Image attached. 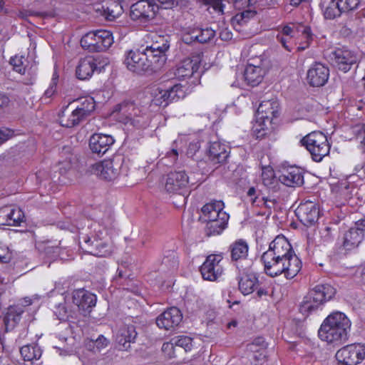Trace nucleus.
<instances>
[{
	"label": "nucleus",
	"mask_w": 365,
	"mask_h": 365,
	"mask_svg": "<svg viewBox=\"0 0 365 365\" xmlns=\"http://www.w3.org/2000/svg\"><path fill=\"white\" fill-rule=\"evenodd\" d=\"M159 10L153 0H140L130 6V16L134 21L147 23L153 20Z\"/></svg>",
	"instance_id": "obj_10"
},
{
	"label": "nucleus",
	"mask_w": 365,
	"mask_h": 365,
	"mask_svg": "<svg viewBox=\"0 0 365 365\" xmlns=\"http://www.w3.org/2000/svg\"><path fill=\"white\" fill-rule=\"evenodd\" d=\"M91 172L106 180H113L118 176V169L114 167L112 160H103L94 163L91 167Z\"/></svg>",
	"instance_id": "obj_23"
},
{
	"label": "nucleus",
	"mask_w": 365,
	"mask_h": 365,
	"mask_svg": "<svg viewBox=\"0 0 365 365\" xmlns=\"http://www.w3.org/2000/svg\"><path fill=\"white\" fill-rule=\"evenodd\" d=\"M113 42V34L106 29L89 31L81 39V45L83 48L97 52L108 49Z\"/></svg>",
	"instance_id": "obj_9"
},
{
	"label": "nucleus",
	"mask_w": 365,
	"mask_h": 365,
	"mask_svg": "<svg viewBox=\"0 0 365 365\" xmlns=\"http://www.w3.org/2000/svg\"><path fill=\"white\" fill-rule=\"evenodd\" d=\"M20 353L24 361L33 362L41 357L43 351L37 344H31L23 346Z\"/></svg>",
	"instance_id": "obj_38"
},
{
	"label": "nucleus",
	"mask_w": 365,
	"mask_h": 365,
	"mask_svg": "<svg viewBox=\"0 0 365 365\" xmlns=\"http://www.w3.org/2000/svg\"><path fill=\"white\" fill-rule=\"evenodd\" d=\"M249 247L246 241L239 240L230 245L231 257L233 260L245 259L248 255Z\"/></svg>",
	"instance_id": "obj_39"
},
{
	"label": "nucleus",
	"mask_w": 365,
	"mask_h": 365,
	"mask_svg": "<svg viewBox=\"0 0 365 365\" xmlns=\"http://www.w3.org/2000/svg\"><path fill=\"white\" fill-rule=\"evenodd\" d=\"M173 342L176 346L182 347L185 351H190L192 348V339L187 336H178L173 338Z\"/></svg>",
	"instance_id": "obj_46"
},
{
	"label": "nucleus",
	"mask_w": 365,
	"mask_h": 365,
	"mask_svg": "<svg viewBox=\"0 0 365 365\" xmlns=\"http://www.w3.org/2000/svg\"><path fill=\"white\" fill-rule=\"evenodd\" d=\"M189 178L184 171H175L168 174L165 188L169 193L185 195L189 192Z\"/></svg>",
	"instance_id": "obj_14"
},
{
	"label": "nucleus",
	"mask_w": 365,
	"mask_h": 365,
	"mask_svg": "<svg viewBox=\"0 0 365 365\" xmlns=\"http://www.w3.org/2000/svg\"><path fill=\"white\" fill-rule=\"evenodd\" d=\"M24 310L21 307L11 306L8 308L4 317L5 331L13 330L19 323Z\"/></svg>",
	"instance_id": "obj_31"
},
{
	"label": "nucleus",
	"mask_w": 365,
	"mask_h": 365,
	"mask_svg": "<svg viewBox=\"0 0 365 365\" xmlns=\"http://www.w3.org/2000/svg\"><path fill=\"white\" fill-rule=\"evenodd\" d=\"M328 58L334 66L344 72L349 71L351 66L358 61L356 53L346 47L337 48L331 51Z\"/></svg>",
	"instance_id": "obj_12"
},
{
	"label": "nucleus",
	"mask_w": 365,
	"mask_h": 365,
	"mask_svg": "<svg viewBox=\"0 0 365 365\" xmlns=\"http://www.w3.org/2000/svg\"><path fill=\"white\" fill-rule=\"evenodd\" d=\"M12 135L13 132L9 129H0V143L6 141Z\"/></svg>",
	"instance_id": "obj_63"
},
{
	"label": "nucleus",
	"mask_w": 365,
	"mask_h": 365,
	"mask_svg": "<svg viewBox=\"0 0 365 365\" xmlns=\"http://www.w3.org/2000/svg\"><path fill=\"white\" fill-rule=\"evenodd\" d=\"M261 260L265 273L274 277L282 274L287 279L294 278L302 269V262L291 244L284 236H277L264 252Z\"/></svg>",
	"instance_id": "obj_1"
},
{
	"label": "nucleus",
	"mask_w": 365,
	"mask_h": 365,
	"mask_svg": "<svg viewBox=\"0 0 365 365\" xmlns=\"http://www.w3.org/2000/svg\"><path fill=\"white\" fill-rule=\"evenodd\" d=\"M295 213L299 220L306 226L314 224L319 217V208L317 204L312 201L300 203Z\"/></svg>",
	"instance_id": "obj_16"
},
{
	"label": "nucleus",
	"mask_w": 365,
	"mask_h": 365,
	"mask_svg": "<svg viewBox=\"0 0 365 365\" xmlns=\"http://www.w3.org/2000/svg\"><path fill=\"white\" fill-rule=\"evenodd\" d=\"M255 15V12L251 10H245L241 13L237 14L232 19V24L243 25L245 24L248 19Z\"/></svg>",
	"instance_id": "obj_48"
},
{
	"label": "nucleus",
	"mask_w": 365,
	"mask_h": 365,
	"mask_svg": "<svg viewBox=\"0 0 365 365\" xmlns=\"http://www.w3.org/2000/svg\"><path fill=\"white\" fill-rule=\"evenodd\" d=\"M207 154L213 163H222L229 155V148L218 140H212L209 143Z\"/></svg>",
	"instance_id": "obj_24"
},
{
	"label": "nucleus",
	"mask_w": 365,
	"mask_h": 365,
	"mask_svg": "<svg viewBox=\"0 0 365 365\" xmlns=\"http://www.w3.org/2000/svg\"><path fill=\"white\" fill-rule=\"evenodd\" d=\"M200 57L194 56L180 61L174 69V76L179 81H185L192 77L197 71L200 64Z\"/></svg>",
	"instance_id": "obj_15"
},
{
	"label": "nucleus",
	"mask_w": 365,
	"mask_h": 365,
	"mask_svg": "<svg viewBox=\"0 0 365 365\" xmlns=\"http://www.w3.org/2000/svg\"><path fill=\"white\" fill-rule=\"evenodd\" d=\"M0 216L5 217V224L17 226L23 221L24 215L19 208L6 207L0 211Z\"/></svg>",
	"instance_id": "obj_35"
},
{
	"label": "nucleus",
	"mask_w": 365,
	"mask_h": 365,
	"mask_svg": "<svg viewBox=\"0 0 365 365\" xmlns=\"http://www.w3.org/2000/svg\"><path fill=\"white\" fill-rule=\"evenodd\" d=\"M137 332L133 325H123L119 328L115 334V341L119 350L127 351L130 344L134 343Z\"/></svg>",
	"instance_id": "obj_20"
},
{
	"label": "nucleus",
	"mask_w": 365,
	"mask_h": 365,
	"mask_svg": "<svg viewBox=\"0 0 365 365\" xmlns=\"http://www.w3.org/2000/svg\"><path fill=\"white\" fill-rule=\"evenodd\" d=\"M354 171V173L349 175L345 180L341 182V187L349 190L356 187L361 180L365 178V164L356 165Z\"/></svg>",
	"instance_id": "obj_34"
},
{
	"label": "nucleus",
	"mask_w": 365,
	"mask_h": 365,
	"mask_svg": "<svg viewBox=\"0 0 365 365\" xmlns=\"http://www.w3.org/2000/svg\"><path fill=\"white\" fill-rule=\"evenodd\" d=\"M279 181L288 187L300 186L304 183V176L298 167L284 169L279 177Z\"/></svg>",
	"instance_id": "obj_25"
},
{
	"label": "nucleus",
	"mask_w": 365,
	"mask_h": 365,
	"mask_svg": "<svg viewBox=\"0 0 365 365\" xmlns=\"http://www.w3.org/2000/svg\"><path fill=\"white\" fill-rule=\"evenodd\" d=\"M56 86H57V78L53 77L52 81L49 85V87L44 92V98H51L52 97L56 92Z\"/></svg>",
	"instance_id": "obj_59"
},
{
	"label": "nucleus",
	"mask_w": 365,
	"mask_h": 365,
	"mask_svg": "<svg viewBox=\"0 0 365 365\" xmlns=\"http://www.w3.org/2000/svg\"><path fill=\"white\" fill-rule=\"evenodd\" d=\"M321 304L324 305L336 294V289L329 284H319L309 291Z\"/></svg>",
	"instance_id": "obj_29"
},
{
	"label": "nucleus",
	"mask_w": 365,
	"mask_h": 365,
	"mask_svg": "<svg viewBox=\"0 0 365 365\" xmlns=\"http://www.w3.org/2000/svg\"><path fill=\"white\" fill-rule=\"evenodd\" d=\"M149 92L152 103L164 107L172 101H178L185 96L184 86L180 83L155 85L150 88Z\"/></svg>",
	"instance_id": "obj_6"
},
{
	"label": "nucleus",
	"mask_w": 365,
	"mask_h": 365,
	"mask_svg": "<svg viewBox=\"0 0 365 365\" xmlns=\"http://www.w3.org/2000/svg\"><path fill=\"white\" fill-rule=\"evenodd\" d=\"M351 322L343 312L330 313L322 322L318 335L322 341L334 345L344 343L349 338Z\"/></svg>",
	"instance_id": "obj_4"
},
{
	"label": "nucleus",
	"mask_w": 365,
	"mask_h": 365,
	"mask_svg": "<svg viewBox=\"0 0 365 365\" xmlns=\"http://www.w3.org/2000/svg\"><path fill=\"white\" fill-rule=\"evenodd\" d=\"M323 305L318 302L313 295L309 292L304 297L300 307L299 312L304 316H308L310 314L321 309Z\"/></svg>",
	"instance_id": "obj_36"
},
{
	"label": "nucleus",
	"mask_w": 365,
	"mask_h": 365,
	"mask_svg": "<svg viewBox=\"0 0 365 365\" xmlns=\"http://www.w3.org/2000/svg\"><path fill=\"white\" fill-rule=\"evenodd\" d=\"M224 208L222 200L211 201L202 207L201 218L206 222L205 230L207 236L219 235L226 229L230 215Z\"/></svg>",
	"instance_id": "obj_5"
},
{
	"label": "nucleus",
	"mask_w": 365,
	"mask_h": 365,
	"mask_svg": "<svg viewBox=\"0 0 365 365\" xmlns=\"http://www.w3.org/2000/svg\"><path fill=\"white\" fill-rule=\"evenodd\" d=\"M279 103L276 99L263 101L259 106L256 115L259 119L264 118L272 121L279 112Z\"/></svg>",
	"instance_id": "obj_28"
},
{
	"label": "nucleus",
	"mask_w": 365,
	"mask_h": 365,
	"mask_svg": "<svg viewBox=\"0 0 365 365\" xmlns=\"http://www.w3.org/2000/svg\"><path fill=\"white\" fill-rule=\"evenodd\" d=\"M113 220L111 213H107L103 218L91 225L93 233L91 237H83L82 249L85 252L98 257H106L112 252L109 232L113 227Z\"/></svg>",
	"instance_id": "obj_3"
},
{
	"label": "nucleus",
	"mask_w": 365,
	"mask_h": 365,
	"mask_svg": "<svg viewBox=\"0 0 365 365\" xmlns=\"http://www.w3.org/2000/svg\"><path fill=\"white\" fill-rule=\"evenodd\" d=\"M301 143L310 153L313 160L320 162L330 151L327 137L319 131H314L301 140Z\"/></svg>",
	"instance_id": "obj_8"
},
{
	"label": "nucleus",
	"mask_w": 365,
	"mask_h": 365,
	"mask_svg": "<svg viewBox=\"0 0 365 365\" xmlns=\"http://www.w3.org/2000/svg\"><path fill=\"white\" fill-rule=\"evenodd\" d=\"M340 3L338 0H331L324 11V17L331 19L339 16L344 13L343 11L340 9Z\"/></svg>",
	"instance_id": "obj_42"
},
{
	"label": "nucleus",
	"mask_w": 365,
	"mask_h": 365,
	"mask_svg": "<svg viewBox=\"0 0 365 365\" xmlns=\"http://www.w3.org/2000/svg\"><path fill=\"white\" fill-rule=\"evenodd\" d=\"M247 196L253 206L264 208L266 197L261 196L257 193V190L254 187H250L247 192Z\"/></svg>",
	"instance_id": "obj_45"
},
{
	"label": "nucleus",
	"mask_w": 365,
	"mask_h": 365,
	"mask_svg": "<svg viewBox=\"0 0 365 365\" xmlns=\"http://www.w3.org/2000/svg\"><path fill=\"white\" fill-rule=\"evenodd\" d=\"M81 115L80 113L76 110L73 103H70L67 106L62 107L58 114V120L61 125L63 127L73 128L86 120Z\"/></svg>",
	"instance_id": "obj_19"
},
{
	"label": "nucleus",
	"mask_w": 365,
	"mask_h": 365,
	"mask_svg": "<svg viewBox=\"0 0 365 365\" xmlns=\"http://www.w3.org/2000/svg\"><path fill=\"white\" fill-rule=\"evenodd\" d=\"M336 359L344 365H357L365 359V345L361 343L346 345L337 351Z\"/></svg>",
	"instance_id": "obj_11"
},
{
	"label": "nucleus",
	"mask_w": 365,
	"mask_h": 365,
	"mask_svg": "<svg viewBox=\"0 0 365 365\" xmlns=\"http://www.w3.org/2000/svg\"><path fill=\"white\" fill-rule=\"evenodd\" d=\"M115 143L114 138L108 134L94 133L89 139V148L92 153L103 155L108 152Z\"/></svg>",
	"instance_id": "obj_21"
},
{
	"label": "nucleus",
	"mask_w": 365,
	"mask_h": 365,
	"mask_svg": "<svg viewBox=\"0 0 365 365\" xmlns=\"http://www.w3.org/2000/svg\"><path fill=\"white\" fill-rule=\"evenodd\" d=\"M73 103L75 104L76 110L78 111L81 115V116H83L86 120L96 108V102L93 98L91 96L81 98Z\"/></svg>",
	"instance_id": "obj_32"
},
{
	"label": "nucleus",
	"mask_w": 365,
	"mask_h": 365,
	"mask_svg": "<svg viewBox=\"0 0 365 365\" xmlns=\"http://www.w3.org/2000/svg\"><path fill=\"white\" fill-rule=\"evenodd\" d=\"M25 59L23 56H15L10 60V63L13 66L14 69L21 73L25 74L26 67L24 66Z\"/></svg>",
	"instance_id": "obj_50"
},
{
	"label": "nucleus",
	"mask_w": 365,
	"mask_h": 365,
	"mask_svg": "<svg viewBox=\"0 0 365 365\" xmlns=\"http://www.w3.org/2000/svg\"><path fill=\"white\" fill-rule=\"evenodd\" d=\"M182 319V315L180 309L173 307L163 312L156 318V324L160 329L170 330L178 327Z\"/></svg>",
	"instance_id": "obj_17"
},
{
	"label": "nucleus",
	"mask_w": 365,
	"mask_h": 365,
	"mask_svg": "<svg viewBox=\"0 0 365 365\" xmlns=\"http://www.w3.org/2000/svg\"><path fill=\"white\" fill-rule=\"evenodd\" d=\"M160 6L165 9H172L177 5V0H157Z\"/></svg>",
	"instance_id": "obj_64"
},
{
	"label": "nucleus",
	"mask_w": 365,
	"mask_h": 365,
	"mask_svg": "<svg viewBox=\"0 0 365 365\" xmlns=\"http://www.w3.org/2000/svg\"><path fill=\"white\" fill-rule=\"evenodd\" d=\"M266 349L267 343L263 337H257L251 344L247 345V350L252 354Z\"/></svg>",
	"instance_id": "obj_49"
},
{
	"label": "nucleus",
	"mask_w": 365,
	"mask_h": 365,
	"mask_svg": "<svg viewBox=\"0 0 365 365\" xmlns=\"http://www.w3.org/2000/svg\"><path fill=\"white\" fill-rule=\"evenodd\" d=\"M215 36V31L211 28H194L189 30L184 36L183 39L187 43L195 41L203 43L210 41Z\"/></svg>",
	"instance_id": "obj_27"
},
{
	"label": "nucleus",
	"mask_w": 365,
	"mask_h": 365,
	"mask_svg": "<svg viewBox=\"0 0 365 365\" xmlns=\"http://www.w3.org/2000/svg\"><path fill=\"white\" fill-rule=\"evenodd\" d=\"M205 5L207 6L208 11L211 14L222 15L224 13L225 4L223 0H200Z\"/></svg>",
	"instance_id": "obj_43"
},
{
	"label": "nucleus",
	"mask_w": 365,
	"mask_h": 365,
	"mask_svg": "<svg viewBox=\"0 0 365 365\" xmlns=\"http://www.w3.org/2000/svg\"><path fill=\"white\" fill-rule=\"evenodd\" d=\"M329 77V68L321 63L312 64L307 73V82L312 86H324L327 82Z\"/></svg>",
	"instance_id": "obj_18"
},
{
	"label": "nucleus",
	"mask_w": 365,
	"mask_h": 365,
	"mask_svg": "<svg viewBox=\"0 0 365 365\" xmlns=\"http://www.w3.org/2000/svg\"><path fill=\"white\" fill-rule=\"evenodd\" d=\"M169 47L168 41L163 38L161 43L157 41L143 51L130 50L125 54L124 63L128 70L138 74L156 71L165 64Z\"/></svg>",
	"instance_id": "obj_2"
},
{
	"label": "nucleus",
	"mask_w": 365,
	"mask_h": 365,
	"mask_svg": "<svg viewBox=\"0 0 365 365\" xmlns=\"http://www.w3.org/2000/svg\"><path fill=\"white\" fill-rule=\"evenodd\" d=\"M103 16L108 21H113L118 18L123 12L122 6L116 2L112 1L106 7L103 6Z\"/></svg>",
	"instance_id": "obj_41"
},
{
	"label": "nucleus",
	"mask_w": 365,
	"mask_h": 365,
	"mask_svg": "<svg viewBox=\"0 0 365 365\" xmlns=\"http://www.w3.org/2000/svg\"><path fill=\"white\" fill-rule=\"evenodd\" d=\"M262 181L266 187H270L276 182L274 171L271 166L262 168Z\"/></svg>",
	"instance_id": "obj_44"
},
{
	"label": "nucleus",
	"mask_w": 365,
	"mask_h": 365,
	"mask_svg": "<svg viewBox=\"0 0 365 365\" xmlns=\"http://www.w3.org/2000/svg\"><path fill=\"white\" fill-rule=\"evenodd\" d=\"M237 9H244L255 4L256 0H228Z\"/></svg>",
	"instance_id": "obj_53"
},
{
	"label": "nucleus",
	"mask_w": 365,
	"mask_h": 365,
	"mask_svg": "<svg viewBox=\"0 0 365 365\" xmlns=\"http://www.w3.org/2000/svg\"><path fill=\"white\" fill-rule=\"evenodd\" d=\"M302 38L305 40V44L303 46H299L298 47V50H304L309 44L310 41L312 40V34L311 33V29L308 26H304L302 31Z\"/></svg>",
	"instance_id": "obj_55"
},
{
	"label": "nucleus",
	"mask_w": 365,
	"mask_h": 365,
	"mask_svg": "<svg viewBox=\"0 0 365 365\" xmlns=\"http://www.w3.org/2000/svg\"><path fill=\"white\" fill-rule=\"evenodd\" d=\"M175 344L173 342V338L170 341H167L163 343L162 346V351L165 353V354L169 357L173 358L175 356Z\"/></svg>",
	"instance_id": "obj_54"
},
{
	"label": "nucleus",
	"mask_w": 365,
	"mask_h": 365,
	"mask_svg": "<svg viewBox=\"0 0 365 365\" xmlns=\"http://www.w3.org/2000/svg\"><path fill=\"white\" fill-rule=\"evenodd\" d=\"M355 276L361 282L365 284V262L357 267Z\"/></svg>",
	"instance_id": "obj_61"
},
{
	"label": "nucleus",
	"mask_w": 365,
	"mask_h": 365,
	"mask_svg": "<svg viewBox=\"0 0 365 365\" xmlns=\"http://www.w3.org/2000/svg\"><path fill=\"white\" fill-rule=\"evenodd\" d=\"M362 227H351L344 236L343 245L346 250H352L359 246L364 237L365 221L361 225Z\"/></svg>",
	"instance_id": "obj_26"
},
{
	"label": "nucleus",
	"mask_w": 365,
	"mask_h": 365,
	"mask_svg": "<svg viewBox=\"0 0 365 365\" xmlns=\"http://www.w3.org/2000/svg\"><path fill=\"white\" fill-rule=\"evenodd\" d=\"M257 278L254 274H247L240 277L239 289L244 295L252 293L257 284Z\"/></svg>",
	"instance_id": "obj_40"
},
{
	"label": "nucleus",
	"mask_w": 365,
	"mask_h": 365,
	"mask_svg": "<svg viewBox=\"0 0 365 365\" xmlns=\"http://www.w3.org/2000/svg\"><path fill=\"white\" fill-rule=\"evenodd\" d=\"M94 341L96 347V350L98 351V352L107 347L109 344L108 339L103 335H100Z\"/></svg>",
	"instance_id": "obj_58"
},
{
	"label": "nucleus",
	"mask_w": 365,
	"mask_h": 365,
	"mask_svg": "<svg viewBox=\"0 0 365 365\" xmlns=\"http://www.w3.org/2000/svg\"><path fill=\"white\" fill-rule=\"evenodd\" d=\"M357 138L360 140V146L365 151V124L358 130Z\"/></svg>",
	"instance_id": "obj_62"
},
{
	"label": "nucleus",
	"mask_w": 365,
	"mask_h": 365,
	"mask_svg": "<svg viewBox=\"0 0 365 365\" xmlns=\"http://www.w3.org/2000/svg\"><path fill=\"white\" fill-rule=\"evenodd\" d=\"M96 69L95 58L93 56H86L81 58L76 67V73L78 78L86 80L92 76Z\"/></svg>",
	"instance_id": "obj_30"
},
{
	"label": "nucleus",
	"mask_w": 365,
	"mask_h": 365,
	"mask_svg": "<svg viewBox=\"0 0 365 365\" xmlns=\"http://www.w3.org/2000/svg\"><path fill=\"white\" fill-rule=\"evenodd\" d=\"M340 3V9L343 12H348L352 11L358 7L359 5V0H338Z\"/></svg>",
	"instance_id": "obj_51"
},
{
	"label": "nucleus",
	"mask_w": 365,
	"mask_h": 365,
	"mask_svg": "<svg viewBox=\"0 0 365 365\" xmlns=\"http://www.w3.org/2000/svg\"><path fill=\"white\" fill-rule=\"evenodd\" d=\"M222 259L220 255H210L206 257L200 269L203 279L215 282L223 274Z\"/></svg>",
	"instance_id": "obj_13"
},
{
	"label": "nucleus",
	"mask_w": 365,
	"mask_h": 365,
	"mask_svg": "<svg viewBox=\"0 0 365 365\" xmlns=\"http://www.w3.org/2000/svg\"><path fill=\"white\" fill-rule=\"evenodd\" d=\"M73 302L83 314H86L96 305V296L84 289H77L73 292Z\"/></svg>",
	"instance_id": "obj_22"
},
{
	"label": "nucleus",
	"mask_w": 365,
	"mask_h": 365,
	"mask_svg": "<svg viewBox=\"0 0 365 365\" xmlns=\"http://www.w3.org/2000/svg\"><path fill=\"white\" fill-rule=\"evenodd\" d=\"M116 110L120 113V121L125 125H131L136 129H143L149 125L148 115L132 102L125 101L118 104Z\"/></svg>",
	"instance_id": "obj_7"
},
{
	"label": "nucleus",
	"mask_w": 365,
	"mask_h": 365,
	"mask_svg": "<svg viewBox=\"0 0 365 365\" xmlns=\"http://www.w3.org/2000/svg\"><path fill=\"white\" fill-rule=\"evenodd\" d=\"M264 71L260 66L248 63L245 68L244 76L248 84L255 86L262 80Z\"/></svg>",
	"instance_id": "obj_33"
},
{
	"label": "nucleus",
	"mask_w": 365,
	"mask_h": 365,
	"mask_svg": "<svg viewBox=\"0 0 365 365\" xmlns=\"http://www.w3.org/2000/svg\"><path fill=\"white\" fill-rule=\"evenodd\" d=\"M54 314L56 315L59 320H66L68 319L69 317V315L67 314V310L66 309L64 305L61 304L56 307Z\"/></svg>",
	"instance_id": "obj_57"
},
{
	"label": "nucleus",
	"mask_w": 365,
	"mask_h": 365,
	"mask_svg": "<svg viewBox=\"0 0 365 365\" xmlns=\"http://www.w3.org/2000/svg\"><path fill=\"white\" fill-rule=\"evenodd\" d=\"M179 156V150L176 147H173L170 150L168 151L165 156V160H166L165 164L167 165H174L178 160Z\"/></svg>",
	"instance_id": "obj_52"
},
{
	"label": "nucleus",
	"mask_w": 365,
	"mask_h": 365,
	"mask_svg": "<svg viewBox=\"0 0 365 365\" xmlns=\"http://www.w3.org/2000/svg\"><path fill=\"white\" fill-rule=\"evenodd\" d=\"M94 58L96 64V71H98L99 72L104 69L105 66H106L109 63L108 59L103 56H98L96 58L94 57Z\"/></svg>",
	"instance_id": "obj_60"
},
{
	"label": "nucleus",
	"mask_w": 365,
	"mask_h": 365,
	"mask_svg": "<svg viewBox=\"0 0 365 365\" xmlns=\"http://www.w3.org/2000/svg\"><path fill=\"white\" fill-rule=\"evenodd\" d=\"M272 121L255 116V121L252 125V133L257 139H262L269 133Z\"/></svg>",
	"instance_id": "obj_37"
},
{
	"label": "nucleus",
	"mask_w": 365,
	"mask_h": 365,
	"mask_svg": "<svg viewBox=\"0 0 365 365\" xmlns=\"http://www.w3.org/2000/svg\"><path fill=\"white\" fill-rule=\"evenodd\" d=\"M277 39L278 41H279L282 46L287 50L288 51H291L293 48V46L291 43L292 38L289 37H287L284 35L278 34L277 36Z\"/></svg>",
	"instance_id": "obj_56"
},
{
	"label": "nucleus",
	"mask_w": 365,
	"mask_h": 365,
	"mask_svg": "<svg viewBox=\"0 0 365 365\" xmlns=\"http://www.w3.org/2000/svg\"><path fill=\"white\" fill-rule=\"evenodd\" d=\"M320 240L324 244L330 243L334 238V230L330 226H324L319 230Z\"/></svg>",
	"instance_id": "obj_47"
}]
</instances>
